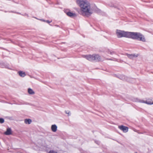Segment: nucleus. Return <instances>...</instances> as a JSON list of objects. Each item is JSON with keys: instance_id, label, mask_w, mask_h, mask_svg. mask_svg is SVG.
I'll list each match as a JSON object with an SVG mask.
<instances>
[{"instance_id": "obj_21", "label": "nucleus", "mask_w": 153, "mask_h": 153, "mask_svg": "<svg viewBox=\"0 0 153 153\" xmlns=\"http://www.w3.org/2000/svg\"><path fill=\"white\" fill-rule=\"evenodd\" d=\"M108 53H109L110 54H112L113 52L111 51H108Z\"/></svg>"}, {"instance_id": "obj_1", "label": "nucleus", "mask_w": 153, "mask_h": 153, "mask_svg": "<svg viewBox=\"0 0 153 153\" xmlns=\"http://www.w3.org/2000/svg\"><path fill=\"white\" fill-rule=\"evenodd\" d=\"M76 2L79 7L77 12L80 15L85 17H89L93 13V8L87 0H76Z\"/></svg>"}, {"instance_id": "obj_14", "label": "nucleus", "mask_w": 153, "mask_h": 153, "mask_svg": "<svg viewBox=\"0 0 153 153\" xmlns=\"http://www.w3.org/2000/svg\"><path fill=\"white\" fill-rule=\"evenodd\" d=\"M120 78L123 80H127V77L124 75H122L120 76Z\"/></svg>"}, {"instance_id": "obj_22", "label": "nucleus", "mask_w": 153, "mask_h": 153, "mask_svg": "<svg viewBox=\"0 0 153 153\" xmlns=\"http://www.w3.org/2000/svg\"><path fill=\"white\" fill-rule=\"evenodd\" d=\"M45 22L48 23H50L51 22H50L48 20L46 21H45Z\"/></svg>"}, {"instance_id": "obj_23", "label": "nucleus", "mask_w": 153, "mask_h": 153, "mask_svg": "<svg viewBox=\"0 0 153 153\" xmlns=\"http://www.w3.org/2000/svg\"><path fill=\"white\" fill-rule=\"evenodd\" d=\"M40 20L43 21V22H45V21L44 20H43V19H39Z\"/></svg>"}, {"instance_id": "obj_15", "label": "nucleus", "mask_w": 153, "mask_h": 153, "mask_svg": "<svg viewBox=\"0 0 153 153\" xmlns=\"http://www.w3.org/2000/svg\"><path fill=\"white\" fill-rule=\"evenodd\" d=\"M145 103H146L148 105H152L153 104V102H152L151 101L149 100H145Z\"/></svg>"}, {"instance_id": "obj_8", "label": "nucleus", "mask_w": 153, "mask_h": 153, "mask_svg": "<svg viewBox=\"0 0 153 153\" xmlns=\"http://www.w3.org/2000/svg\"><path fill=\"white\" fill-rule=\"evenodd\" d=\"M51 129L52 131L55 132L57 131V126L55 124L52 125L51 126Z\"/></svg>"}, {"instance_id": "obj_24", "label": "nucleus", "mask_w": 153, "mask_h": 153, "mask_svg": "<svg viewBox=\"0 0 153 153\" xmlns=\"http://www.w3.org/2000/svg\"><path fill=\"white\" fill-rule=\"evenodd\" d=\"M30 77H31V78H32V77L31 76H30Z\"/></svg>"}, {"instance_id": "obj_16", "label": "nucleus", "mask_w": 153, "mask_h": 153, "mask_svg": "<svg viewBox=\"0 0 153 153\" xmlns=\"http://www.w3.org/2000/svg\"><path fill=\"white\" fill-rule=\"evenodd\" d=\"M137 101L141 103H145V100H138Z\"/></svg>"}, {"instance_id": "obj_5", "label": "nucleus", "mask_w": 153, "mask_h": 153, "mask_svg": "<svg viewBox=\"0 0 153 153\" xmlns=\"http://www.w3.org/2000/svg\"><path fill=\"white\" fill-rule=\"evenodd\" d=\"M118 128L125 133L127 132L128 131V128L126 126L122 125L119 126H118Z\"/></svg>"}, {"instance_id": "obj_13", "label": "nucleus", "mask_w": 153, "mask_h": 153, "mask_svg": "<svg viewBox=\"0 0 153 153\" xmlns=\"http://www.w3.org/2000/svg\"><path fill=\"white\" fill-rule=\"evenodd\" d=\"M28 93L31 95H33L35 94V92L33 91V90L30 88H29L28 89Z\"/></svg>"}, {"instance_id": "obj_7", "label": "nucleus", "mask_w": 153, "mask_h": 153, "mask_svg": "<svg viewBox=\"0 0 153 153\" xmlns=\"http://www.w3.org/2000/svg\"><path fill=\"white\" fill-rule=\"evenodd\" d=\"M127 57L130 59H134L136 58L138 56V54H127Z\"/></svg>"}, {"instance_id": "obj_6", "label": "nucleus", "mask_w": 153, "mask_h": 153, "mask_svg": "<svg viewBox=\"0 0 153 153\" xmlns=\"http://www.w3.org/2000/svg\"><path fill=\"white\" fill-rule=\"evenodd\" d=\"M94 60H96L97 61H100L102 60V59L100 56L98 54H94Z\"/></svg>"}, {"instance_id": "obj_20", "label": "nucleus", "mask_w": 153, "mask_h": 153, "mask_svg": "<svg viewBox=\"0 0 153 153\" xmlns=\"http://www.w3.org/2000/svg\"><path fill=\"white\" fill-rule=\"evenodd\" d=\"M108 5L111 7H114V6L113 4H111L109 3L108 4Z\"/></svg>"}, {"instance_id": "obj_17", "label": "nucleus", "mask_w": 153, "mask_h": 153, "mask_svg": "<svg viewBox=\"0 0 153 153\" xmlns=\"http://www.w3.org/2000/svg\"><path fill=\"white\" fill-rule=\"evenodd\" d=\"M65 113L68 114V116L70 115L71 114V112L70 111H65Z\"/></svg>"}, {"instance_id": "obj_18", "label": "nucleus", "mask_w": 153, "mask_h": 153, "mask_svg": "<svg viewBox=\"0 0 153 153\" xmlns=\"http://www.w3.org/2000/svg\"><path fill=\"white\" fill-rule=\"evenodd\" d=\"M4 122V120L3 118H0V123H3Z\"/></svg>"}, {"instance_id": "obj_11", "label": "nucleus", "mask_w": 153, "mask_h": 153, "mask_svg": "<svg viewBox=\"0 0 153 153\" xmlns=\"http://www.w3.org/2000/svg\"><path fill=\"white\" fill-rule=\"evenodd\" d=\"M11 134V130L10 128H7L6 131L4 132V134L6 135H10Z\"/></svg>"}, {"instance_id": "obj_10", "label": "nucleus", "mask_w": 153, "mask_h": 153, "mask_svg": "<svg viewBox=\"0 0 153 153\" xmlns=\"http://www.w3.org/2000/svg\"><path fill=\"white\" fill-rule=\"evenodd\" d=\"M18 73L20 76L22 77H24L26 75L25 72L23 71H19L18 72Z\"/></svg>"}, {"instance_id": "obj_12", "label": "nucleus", "mask_w": 153, "mask_h": 153, "mask_svg": "<svg viewBox=\"0 0 153 153\" xmlns=\"http://www.w3.org/2000/svg\"><path fill=\"white\" fill-rule=\"evenodd\" d=\"M32 120L30 119H25L24 120V122L26 124H29L31 123Z\"/></svg>"}, {"instance_id": "obj_19", "label": "nucleus", "mask_w": 153, "mask_h": 153, "mask_svg": "<svg viewBox=\"0 0 153 153\" xmlns=\"http://www.w3.org/2000/svg\"><path fill=\"white\" fill-rule=\"evenodd\" d=\"M48 153H58L54 151H50Z\"/></svg>"}, {"instance_id": "obj_9", "label": "nucleus", "mask_w": 153, "mask_h": 153, "mask_svg": "<svg viewBox=\"0 0 153 153\" xmlns=\"http://www.w3.org/2000/svg\"><path fill=\"white\" fill-rule=\"evenodd\" d=\"M66 13L68 16L71 17H73L76 16V15L75 13H73L70 11L66 12Z\"/></svg>"}, {"instance_id": "obj_2", "label": "nucleus", "mask_w": 153, "mask_h": 153, "mask_svg": "<svg viewBox=\"0 0 153 153\" xmlns=\"http://www.w3.org/2000/svg\"><path fill=\"white\" fill-rule=\"evenodd\" d=\"M118 38L126 37L131 38L132 32L125 31L117 29L115 32Z\"/></svg>"}, {"instance_id": "obj_3", "label": "nucleus", "mask_w": 153, "mask_h": 153, "mask_svg": "<svg viewBox=\"0 0 153 153\" xmlns=\"http://www.w3.org/2000/svg\"><path fill=\"white\" fill-rule=\"evenodd\" d=\"M131 36V38L137 39L143 42H146L144 36L140 33L132 32Z\"/></svg>"}, {"instance_id": "obj_4", "label": "nucleus", "mask_w": 153, "mask_h": 153, "mask_svg": "<svg viewBox=\"0 0 153 153\" xmlns=\"http://www.w3.org/2000/svg\"><path fill=\"white\" fill-rule=\"evenodd\" d=\"M82 57L89 61H94V59L93 54L83 55L82 56Z\"/></svg>"}, {"instance_id": "obj_25", "label": "nucleus", "mask_w": 153, "mask_h": 153, "mask_svg": "<svg viewBox=\"0 0 153 153\" xmlns=\"http://www.w3.org/2000/svg\"><path fill=\"white\" fill-rule=\"evenodd\" d=\"M137 153V152H136V153Z\"/></svg>"}]
</instances>
